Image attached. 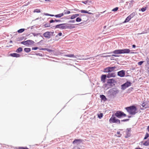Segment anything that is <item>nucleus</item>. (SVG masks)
I'll return each instance as SVG.
<instances>
[{
  "label": "nucleus",
  "instance_id": "obj_1",
  "mask_svg": "<svg viewBox=\"0 0 149 149\" xmlns=\"http://www.w3.org/2000/svg\"><path fill=\"white\" fill-rule=\"evenodd\" d=\"M125 109L131 115H134L137 112L136 111V108L134 106L125 107Z\"/></svg>",
  "mask_w": 149,
  "mask_h": 149
},
{
  "label": "nucleus",
  "instance_id": "obj_2",
  "mask_svg": "<svg viewBox=\"0 0 149 149\" xmlns=\"http://www.w3.org/2000/svg\"><path fill=\"white\" fill-rule=\"evenodd\" d=\"M130 50L129 49H118L113 51V53L115 54H128L130 53Z\"/></svg>",
  "mask_w": 149,
  "mask_h": 149
},
{
  "label": "nucleus",
  "instance_id": "obj_3",
  "mask_svg": "<svg viewBox=\"0 0 149 149\" xmlns=\"http://www.w3.org/2000/svg\"><path fill=\"white\" fill-rule=\"evenodd\" d=\"M115 115L117 118H120L127 116V115L124 112L120 111H116L115 113Z\"/></svg>",
  "mask_w": 149,
  "mask_h": 149
},
{
  "label": "nucleus",
  "instance_id": "obj_4",
  "mask_svg": "<svg viewBox=\"0 0 149 149\" xmlns=\"http://www.w3.org/2000/svg\"><path fill=\"white\" fill-rule=\"evenodd\" d=\"M131 83L127 81L124 84L121 85V88L123 90H125L128 87L130 86L131 85Z\"/></svg>",
  "mask_w": 149,
  "mask_h": 149
},
{
  "label": "nucleus",
  "instance_id": "obj_5",
  "mask_svg": "<svg viewBox=\"0 0 149 149\" xmlns=\"http://www.w3.org/2000/svg\"><path fill=\"white\" fill-rule=\"evenodd\" d=\"M55 28H59L61 29H66V24H58L56 26Z\"/></svg>",
  "mask_w": 149,
  "mask_h": 149
},
{
  "label": "nucleus",
  "instance_id": "obj_6",
  "mask_svg": "<svg viewBox=\"0 0 149 149\" xmlns=\"http://www.w3.org/2000/svg\"><path fill=\"white\" fill-rule=\"evenodd\" d=\"M114 116V114H112V123H116L117 124H120V121L118 118H116V117H113Z\"/></svg>",
  "mask_w": 149,
  "mask_h": 149
},
{
  "label": "nucleus",
  "instance_id": "obj_7",
  "mask_svg": "<svg viewBox=\"0 0 149 149\" xmlns=\"http://www.w3.org/2000/svg\"><path fill=\"white\" fill-rule=\"evenodd\" d=\"M51 32L49 31L46 32L43 34V36L46 38H49L51 37Z\"/></svg>",
  "mask_w": 149,
  "mask_h": 149
},
{
  "label": "nucleus",
  "instance_id": "obj_8",
  "mask_svg": "<svg viewBox=\"0 0 149 149\" xmlns=\"http://www.w3.org/2000/svg\"><path fill=\"white\" fill-rule=\"evenodd\" d=\"M118 75L121 77H124L125 75V72L124 70H122L118 72Z\"/></svg>",
  "mask_w": 149,
  "mask_h": 149
},
{
  "label": "nucleus",
  "instance_id": "obj_9",
  "mask_svg": "<svg viewBox=\"0 0 149 149\" xmlns=\"http://www.w3.org/2000/svg\"><path fill=\"white\" fill-rule=\"evenodd\" d=\"M82 141V140L81 139H76L73 142V143L78 145Z\"/></svg>",
  "mask_w": 149,
  "mask_h": 149
},
{
  "label": "nucleus",
  "instance_id": "obj_10",
  "mask_svg": "<svg viewBox=\"0 0 149 149\" xmlns=\"http://www.w3.org/2000/svg\"><path fill=\"white\" fill-rule=\"evenodd\" d=\"M106 85L108 88L111 87L112 85V79H110L108 80Z\"/></svg>",
  "mask_w": 149,
  "mask_h": 149
},
{
  "label": "nucleus",
  "instance_id": "obj_11",
  "mask_svg": "<svg viewBox=\"0 0 149 149\" xmlns=\"http://www.w3.org/2000/svg\"><path fill=\"white\" fill-rule=\"evenodd\" d=\"M119 90L116 88H112V95H114L118 93L119 92Z\"/></svg>",
  "mask_w": 149,
  "mask_h": 149
},
{
  "label": "nucleus",
  "instance_id": "obj_12",
  "mask_svg": "<svg viewBox=\"0 0 149 149\" xmlns=\"http://www.w3.org/2000/svg\"><path fill=\"white\" fill-rule=\"evenodd\" d=\"M107 77V75L105 74H102L101 76V81L103 83H105V79Z\"/></svg>",
  "mask_w": 149,
  "mask_h": 149
},
{
  "label": "nucleus",
  "instance_id": "obj_13",
  "mask_svg": "<svg viewBox=\"0 0 149 149\" xmlns=\"http://www.w3.org/2000/svg\"><path fill=\"white\" fill-rule=\"evenodd\" d=\"M112 71V67H108L105 68L104 72H110Z\"/></svg>",
  "mask_w": 149,
  "mask_h": 149
},
{
  "label": "nucleus",
  "instance_id": "obj_14",
  "mask_svg": "<svg viewBox=\"0 0 149 149\" xmlns=\"http://www.w3.org/2000/svg\"><path fill=\"white\" fill-rule=\"evenodd\" d=\"M27 45H32L34 43V42L30 40H26Z\"/></svg>",
  "mask_w": 149,
  "mask_h": 149
},
{
  "label": "nucleus",
  "instance_id": "obj_15",
  "mask_svg": "<svg viewBox=\"0 0 149 149\" xmlns=\"http://www.w3.org/2000/svg\"><path fill=\"white\" fill-rule=\"evenodd\" d=\"M64 15V14L63 13H60L56 15H54V16L58 18H60L62 17Z\"/></svg>",
  "mask_w": 149,
  "mask_h": 149
},
{
  "label": "nucleus",
  "instance_id": "obj_16",
  "mask_svg": "<svg viewBox=\"0 0 149 149\" xmlns=\"http://www.w3.org/2000/svg\"><path fill=\"white\" fill-rule=\"evenodd\" d=\"M11 56L14 57H19L20 56V55L17 53H13L11 54Z\"/></svg>",
  "mask_w": 149,
  "mask_h": 149
},
{
  "label": "nucleus",
  "instance_id": "obj_17",
  "mask_svg": "<svg viewBox=\"0 0 149 149\" xmlns=\"http://www.w3.org/2000/svg\"><path fill=\"white\" fill-rule=\"evenodd\" d=\"M79 15L78 14H75L74 15H73L71 16L70 17V19H74Z\"/></svg>",
  "mask_w": 149,
  "mask_h": 149
},
{
  "label": "nucleus",
  "instance_id": "obj_18",
  "mask_svg": "<svg viewBox=\"0 0 149 149\" xmlns=\"http://www.w3.org/2000/svg\"><path fill=\"white\" fill-rule=\"evenodd\" d=\"M80 12L81 13H88L89 14H93V13H91L88 12L84 10H80Z\"/></svg>",
  "mask_w": 149,
  "mask_h": 149
},
{
  "label": "nucleus",
  "instance_id": "obj_19",
  "mask_svg": "<svg viewBox=\"0 0 149 149\" xmlns=\"http://www.w3.org/2000/svg\"><path fill=\"white\" fill-rule=\"evenodd\" d=\"M120 133V132H118L117 133L115 134L114 136L118 137H121L122 134Z\"/></svg>",
  "mask_w": 149,
  "mask_h": 149
},
{
  "label": "nucleus",
  "instance_id": "obj_20",
  "mask_svg": "<svg viewBox=\"0 0 149 149\" xmlns=\"http://www.w3.org/2000/svg\"><path fill=\"white\" fill-rule=\"evenodd\" d=\"M131 19V17L128 16L126 19L123 23H126L128 22Z\"/></svg>",
  "mask_w": 149,
  "mask_h": 149
},
{
  "label": "nucleus",
  "instance_id": "obj_21",
  "mask_svg": "<svg viewBox=\"0 0 149 149\" xmlns=\"http://www.w3.org/2000/svg\"><path fill=\"white\" fill-rule=\"evenodd\" d=\"M100 97L101 98L102 100H103L104 101L106 100L107 99L105 96L103 95H100Z\"/></svg>",
  "mask_w": 149,
  "mask_h": 149
},
{
  "label": "nucleus",
  "instance_id": "obj_22",
  "mask_svg": "<svg viewBox=\"0 0 149 149\" xmlns=\"http://www.w3.org/2000/svg\"><path fill=\"white\" fill-rule=\"evenodd\" d=\"M65 56L70 57H75V56L73 54L65 55Z\"/></svg>",
  "mask_w": 149,
  "mask_h": 149
},
{
  "label": "nucleus",
  "instance_id": "obj_23",
  "mask_svg": "<svg viewBox=\"0 0 149 149\" xmlns=\"http://www.w3.org/2000/svg\"><path fill=\"white\" fill-rule=\"evenodd\" d=\"M67 29H72L75 28V26L72 25L70 26H68L66 25Z\"/></svg>",
  "mask_w": 149,
  "mask_h": 149
},
{
  "label": "nucleus",
  "instance_id": "obj_24",
  "mask_svg": "<svg viewBox=\"0 0 149 149\" xmlns=\"http://www.w3.org/2000/svg\"><path fill=\"white\" fill-rule=\"evenodd\" d=\"M22 50V48L20 47L17 49L16 51V52L17 53H19L21 52Z\"/></svg>",
  "mask_w": 149,
  "mask_h": 149
},
{
  "label": "nucleus",
  "instance_id": "obj_25",
  "mask_svg": "<svg viewBox=\"0 0 149 149\" xmlns=\"http://www.w3.org/2000/svg\"><path fill=\"white\" fill-rule=\"evenodd\" d=\"M64 15H66L69 14L70 13V12L69 10H64V13H63Z\"/></svg>",
  "mask_w": 149,
  "mask_h": 149
},
{
  "label": "nucleus",
  "instance_id": "obj_26",
  "mask_svg": "<svg viewBox=\"0 0 149 149\" xmlns=\"http://www.w3.org/2000/svg\"><path fill=\"white\" fill-rule=\"evenodd\" d=\"M24 51L26 52H29L31 51V49L30 48H25L24 49Z\"/></svg>",
  "mask_w": 149,
  "mask_h": 149
},
{
  "label": "nucleus",
  "instance_id": "obj_27",
  "mask_svg": "<svg viewBox=\"0 0 149 149\" xmlns=\"http://www.w3.org/2000/svg\"><path fill=\"white\" fill-rule=\"evenodd\" d=\"M118 70V68L117 67L113 66L112 67V72L113 71H117Z\"/></svg>",
  "mask_w": 149,
  "mask_h": 149
},
{
  "label": "nucleus",
  "instance_id": "obj_28",
  "mask_svg": "<svg viewBox=\"0 0 149 149\" xmlns=\"http://www.w3.org/2000/svg\"><path fill=\"white\" fill-rule=\"evenodd\" d=\"M24 29H21L18 30L17 32L18 33H22L24 31Z\"/></svg>",
  "mask_w": 149,
  "mask_h": 149
},
{
  "label": "nucleus",
  "instance_id": "obj_29",
  "mask_svg": "<svg viewBox=\"0 0 149 149\" xmlns=\"http://www.w3.org/2000/svg\"><path fill=\"white\" fill-rule=\"evenodd\" d=\"M135 15V13L134 12L133 13L131 14L129 16L131 18L133 17Z\"/></svg>",
  "mask_w": 149,
  "mask_h": 149
},
{
  "label": "nucleus",
  "instance_id": "obj_30",
  "mask_svg": "<svg viewBox=\"0 0 149 149\" xmlns=\"http://www.w3.org/2000/svg\"><path fill=\"white\" fill-rule=\"evenodd\" d=\"M98 117L100 119L103 116V113H100L97 114Z\"/></svg>",
  "mask_w": 149,
  "mask_h": 149
},
{
  "label": "nucleus",
  "instance_id": "obj_31",
  "mask_svg": "<svg viewBox=\"0 0 149 149\" xmlns=\"http://www.w3.org/2000/svg\"><path fill=\"white\" fill-rule=\"evenodd\" d=\"M107 77L108 78L111 77H112V73L110 72L108 73Z\"/></svg>",
  "mask_w": 149,
  "mask_h": 149
},
{
  "label": "nucleus",
  "instance_id": "obj_32",
  "mask_svg": "<svg viewBox=\"0 0 149 149\" xmlns=\"http://www.w3.org/2000/svg\"><path fill=\"white\" fill-rule=\"evenodd\" d=\"M34 12L39 13L41 12L40 10L39 9H35L34 11Z\"/></svg>",
  "mask_w": 149,
  "mask_h": 149
},
{
  "label": "nucleus",
  "instance_id": "obj_33",
  "mask_svg": "<svg viewBox=\"0 0 149 149\" xmlns=\"http://www.w3.org/2000/svg\"><path fill=\"white\" fill-rule=\"evenodd\" d=\"M82 2L84 3L85 4H86L88 2H90L91 3V1H90L88 0H86L85 1H82Z\"/></svg>",
  "mask_w": 149,
  "mask_h": 149
},
{
  "label": "nucleus",
  "instance_id": "obj_34",
  "mask_svg": "<svg viewBox=\"0 0 149 149\" xmlns=\"http://www.w3.org/2000/svg\"><path fill=\"white\" fill-rule=\"evenodd\" d=\"M143 145L145 146H147L149 145V142L146 141L143 143Z\"/></svg>",
  "mask_w": 149,
  "mask_h": 149
},
{
  "label": "nucleus",
  "instance_id": "obj_35",
  "mask_svg": "<svg viewBox=\"0 0 149 149\" xmlns=\"http://www.w3.org/2000/svg\"><path fill=\"white\" fill-rule=\"evenodd\" d=\"M142 105L143 107L145 108H147L148 107L147 105L144 103H143Z\"/></svg>",
  "mask_w": 149,
  "mask_h": 149
},
{
  "label": "nucleus",
  "instance_id": "obj_36",
  "mask_svg": "<svg viewBox=\"0 0 149 149\" xmlns=\"http://www.w3.org/2000/svg\"><path fill=\"white\" fill-rule=\"evenodd\" d=\"M76 21L77 22H80L81 21V19L79 17H77L76 18Z\"/></svg>",
  "mask_w": 149,
  "mask_h": 149
},
{
  "label": "nucleus",
  "instance_id": "obj_37",
  "mask_svg": "<svg viewBox=\"0 0 149 149\" xmlns=\"http://www.w3.org/2000/svg\"><path fill=\"white\" fill-rule=\"evenodd\" d=\"M148 136H149L148 134L147 133H146V134L145 135V136L144 138V140L146 139L148 137Z\"/></svg>",
  "mask_w": 149,
  "mask_h": 149
},
{
  "label": "nucleus",
  "instance_id": "obj_38",
  "mask_svg": "<svg viewBox=\"0 0 149 149\" xmlns=\"http://www.w3.org/2000/svg\"><path fill=\"white\" fill-rule=\"evenodd\" d=\"M44 15H45L49 16H54V15H51V14H49L48 13H44Z\"/></svg>",
  "mask_w": 149,
  "mask_h": 149
},
{
  "label": "nucleus",
  "instance_id": "obj_39",
  "mask_svg": "<svg viewBox=\"0 0 149 149\" xmlns=\"http://www.w3.org/2000/svg\"><path fill=\"white\" fill-rule=\"evenodd\" d=\"M126 134L127 135H126V136H125V137L126 138L129 137L130 136V135H130V132H129L127 131Z\"/></svg>",
  "mask_w": 149,
  "mask_h": 149
},
{
  "label": "nucleus",
  "instance_id": "obj_40",
  "mask_svg": "<svg viewBox=\"0 0 149 149\" xmlns=\"http://www.w3.org/2000/svg\"><path fill=\"white\" fill-rule=\"evenodd\" d=\"M40 50H47V51H51V50H50V49H46V48H42L40 49Z\"/></svg>",
  "mask_w": 149,
  "mask_h": 149
},
{
  "label": "nucleus",
  "instance_id": "obj_41",
  "mask_svg": "<svg viewBox=\"0 0 149 149\" xmlns=\"http://www.w3.org/2000/svg\"><path fill=\"white\" fill-rule=\"evenodd\" d=\"M144 62V61H140L138 63V64L139 65H141Z\"/></svg>",
  "mask_w": 149,
  "mask_h": 149
},
{
  "label": "nucleus",
  "instance_id": "obj_42",
  "mask_svg": "<svg viewBox=\"0 0 149 149\" xmlns=\"http://www.w3.org/2000/svg\"><path fill=\"white\" fill-rule=\"evenodd\" d=\"M146 7L142 8H141V10L142 12H144L146 10Z\"/></svg>",
  "mask_w": 149,
  "mask_h": 149
},
{
  "label": "nucleus",
  "instance_id": "obj_43",
  "mask_svg": "<svg viewBox=\"0 0 149 149\" xmlns=\"http://www.w3.org/2000/svg\"><path fill=\"white\" fill-rule=\"evenodd\" d=\"M118 8L117 7H116L113 8V9H112V11H116L118 10Z\"/></svg>",
  "mask_w": 149,
  "mask_h": 149
},
{
  "label": "nucleus",
  "instance_id": "obj_44",
  "mask_svg": "<svg viewBox=\"0 0 149 149\" xmlns=\"http://www.w3.org/2000/svg\"><path fill=\"white\" fill-rule=\"evenodd\" d=\"M21 43L24 45H27L26 41H23L21 42Z\"/></svg>",
  "mask_w": 149,
  "mask_h": 149
},
{
  "label": "nucleus",
  "instance_id": "obj_45",
  "mask_svg": "<svg viewBox=\"0 0 149 149\" xmlns=\"http://www.w3.org/2000/svg\"><path fill=\"white\" fill-rule=\"evenodd\" d=\"M44 26H45V27H50V24H48V23L45 24Z\"/></svg>",
  "mask_w": 149,
  "mask_h": 149
},
{
  "label": "nucleus",
  "instance_id": "obj_46",
  "mask_svg": "<svg viewBox=\"0 0 149 149\" xmlns=\"http://www.w3.org/2000/svg\"><path fill=\"white\" fill-rule=\"evenodd\" d=\"M129 119H124L123 120H121V121H123V122H125V121H129Z\"/></svg>",
  "mask_w": 149,
  "mask_h": 149
},
{
  "label": "nucleus",
  "instance_id": "obj_47",
  "mask_svg": "<svg viewBox=\"0 0 149 149\" xmlns=\"http://www.w3.org/2000/svg\"><path fill=\"white\" fill-rule=\"evenodd\" d=\"M19 149H28V148L26 147L24 148L23 147H20L19 148Z\"/></svg>",
  "mask_w": 149,
  "mask_h": 149
},
{
  "label": "nucleus",
  "instance_id": "obj_48",
  "mask_svg": "<svg viewBox=\"0 0 149 149\" xmlns=\"http://www.w3.org/2000/svg\"><path fill=\"white\" fill-rule=\"evenodd\" d=\"M116 75V73L115 72H112V77H115Z\"/></svg>",
  "mask_w": 149,
  "mask_h": 149
},
{
  "label": "nucleus",
  "instance_id": "obj_49",
  "mask_svg": "<svg viewBox=\"0 0 149 149\" xmlns=\"http://www.w3.org/2000/svg\"><path fill=\"white\" fill-rule=\"evenodd\" d=\"M38 48L37 47H32V50H36L38 49Z\"/></svg>",
  "mask_w": 149,
  "mask_h": 149
},
{
  "label": "nucleus",
  "instance_id": "obj_50",
  "mask_svg": "<svg viewBox=\"0 0 149 149\" xmlns=\"http://www.w3.org/2000/svg\"><path fill=\"white\" fill-rule=\"evenodd\" d=\"M127 132H130V130H131V129H130V128H127Z\"/></svg>",
  "mask_w": 149,
  "mask_h": 149
},
{
  "label": "nucleus",
  "instance_id": "obj_51",
  "mask_svg": "<svg viewBox=\"0 0 149 149\" xmlns=\"http://www.w3.org/2000/svg\"><path fill=\"white\" fill-rule=\"evenodd\" d=\"M55 22L54 20L53 19H51L50 21V22L51 23H52L53 22Z\"/></svg>",
  "mask_w": 149,
  "mask_h": 149
},
{
  "label": "nucleus",
  "instance_id": "obj_52",
  "mask_svg": "<svg viewBox=\"0 0 149 149\" xmlns=\"http://www.w3.org/2000/svg\"><path fill=\"white\" fill-rule=\"evenodd\" d=\"M62 35V33H61L60 32V33H59L58 34V36H61Z\"/></svg>",
  "mask_w": 149,
  "mask_h": 149
},
{
  "label": "nucleus",
  "instance_id": "obj_53",
  "mask_svg": "<svg viewBox=\"0 0 149 149\" xmlns=\"http://www.w3.org/2000/svg\"><path fill=\"white\" fill-rule=\"evenodd\" d=\"M75 21L74 20H70L69 21L70 22L74 23L75 22Z\"/></svg>",
  "mask_w": 149,
  "mask_h": 149
},
{
  "label": "nucleus",
  "instance_id": "obj_54",
  "mask_svg": "<svg viewBox=\"0 0 149 149\" xmlns=\"http://www.w3.org/2000/svg\"><path fill=\"white\" fill-rule=\"evenodd\" d=\"M112 60H114V59H113V56H117V55H112Z\"/></svg>",
  "mask_w": 149,
  "mask_h": 149
},
{
  "label": "nucleus",
  "instance_id": "obj_55",
  "mask_svg": "<svg viewBox=\"0 0 149 149\" xmlns=\"http://www.w3.org/2000/svg\"><path fill=\"white\" fill-rule=\"evenodd\" d=\"M54 21H55V22H57L60 21V20H56V19H55V20H54Z\"/></svg>",
  "mask_w": 149,
  "mask_h": 149
},
{
  "label": "nucleus",
  "instance_id": "obj_56",
  "mask_svg": "<svg viewBox=\"0 0 149 149\" xmlns=\"http://www.w3.org/2000/svg\"><path fill=\"white\" fill-rule=\"evenodd\" d=\"M132 47L134 48H135L136 47V45H132Z\"/></svg>",
  "mask_w": 149,
  "mask_h": 149
},
{
  "label": "nucleus",
  "instance_id": "obj_57",
  "mask_svg": "<svg viewBox=\"0 0 149 149\" xmlns=\"http://www.w3.org/2000/svg\"><path fill=\"white\" fill-rule=\"evenodd\" d=\"M109 121L110 122H111L112 121V117L110 118L109 120Z\"/></svg>",
  "mask_w": 149,
  "mask_h": 149
},
{
  "label": "nucleus",
  "instance_id": "obj_58",
  "mask_svg": "<svg viewBox=\"0 0 149 149\" xmlns=\"http://www.w3.org/2000/svg\"><path fill=\"white\" fill-rule=\"evenodd\" d=\"M130 54H134V52H130Z\"/></svg>",
  "mask_w": 149,
  "mask_h": 149
},
{
  "label": "nucleus",
  "instance_id": "obj_59",
  "mask_svg": "<svg viewBox=\"0 0 149 149\" xmlns=\"http://www.w3.org/2000/svg\"><path fill=\"white\" fill-rule=\"evenodd\" d=\"M147 130L149 132V126L147 128Z\"/></svg>",
  "mask_w": 149,
  "mask_h": 149
},
{
  "label": "nucleus",
  "instance_id": "obj_60",
  "mask_svg": "<svg viewBox=\"0 0 149 149\" xmlns=\"http://www.w3.org/2000/svg\"><path fill=\"white\" fill-rule=\"evenodd\" d=\"M135 149H143L140 148H136Z\"/></svg>",
  "mask_w": 149,
  "mask_h": 149
},
{
  "label": "nucleus",
  "instance_id": "obj_61",
  "mask_svg": "<svg viewBox=\"0 0 149 149\" xmlns=\"http://www.w3.org/2000/svg\"><path fill=\"white\" fill-rule=\"evenodd\" d=\"M112 83H113V82L114 81V80L113 79H112Z\"/></svg>",
  "mask_w": 149,
  "mask_h": 149
},
{
  "label": "nucleus",
  "instance_id": "obj_62",
  "mask_svg": "<svg viewBox=\"0 0 149 149\" xmlns=\"http://www.w3.org/2000/svg\"><path fill=\"white\" fill-rule=\"evenodd\" d=\"M128 117L129 118H130L131 117V116H128Z\"/></svg>",
  "mask_w": 149,
  "mask_h": 149
},
{
  "label": "nucleus",
  "instance_id": "obj_63",
  "mask_svg": "<svg viewBox=\"0 0 149 149\" xmlns=\"http://www.w3.org/2000/svg\"><path fill=\"white\" fill-rule=\"evenodd\" d=\"M45 0V1H49V0Z\"/></svg>",
  "mask_w": 149,
  "mask_h": 149
},
{
  "label": "nucleus",
  "instance_id": "obj_64",
  "mask_svg": "<svg viewBox=\"0 0 149 149\" xmlns=\"http://www.w3.org/2000/svg\"><path fill=\"white\" fill-rule=\"evenodd\" d=\"M10 42H12V41H11H11H10Z\"/></svg>",
  "mask_w": 149,
  "mask_h": 149
}]
</instances>
